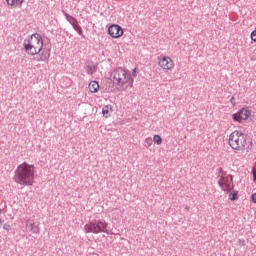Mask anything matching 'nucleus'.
Returning a JSON list of instances; mask_svg holds the SVG:
<instances>
[{
	"instance_id": "1",
	"label": "nucleus",
	"mask_w": 256,
	"mask_h": 256,
	"mask_svg": "<svg viewBox=\"0 0 256 256\" xmlns=\"http://www.w3.org/2000/svg\"><path fill=\"white\" fill-rule=\"evenodd\" d=\"M113 83L118 91H127V89H133V75L129 70L123 68H117L112 73Z\"/></svg>"
},
{
	"instance_id": "2",
	"label": "nucleus",
	"mask_w": 256,
	"mask_h": 256,
	"mask_svg": "<svg viewBox=\"0 0 256 256\" xmlns=\"http://www.w3.org/2000/svg\"><path fill=\"white\" fill-rule=\"evenodd\" d=\"M15 177L20 185H33L35 183V166L27 162L20 164L16 169Z\"/></svg>"
},
{
	"instance_id": "3",
	"label": "nucleus",
	"mask_w": 256,
	"mask_h": 256,
	"mask_svg": "<svg viewBox=\"0 0 256 256\" xmlns=\"http://www.w3.org/2000/svg\"><path fill=\"white\" fill-rule=\"evenodd\" d=\"M228 145L237 153L249 152V142L247 141V136H245V134L239 130H235L229 135Z\"/></svg>"
},
{
	"instance_id": "4",
	"label": "nucleus",
	"mask_w": 256,
	"mask_h": 256,
	"mask_svg": "<svg viewBox=\"0 0 256 256\" xmlns=\"http://www.w3.org/2000/svg\"><path fill=\"white\" fill-rule=\"evenodd\" d=\"M25 51L28 55H39L43 51V38L33 34L24 41Z\"/></svg>"
},
{
	"instance_id": "5",
	"label": "nucleus",
	"mask_w": 256,
	"mask_h": 256,
	"mask_svg": "<svg viewBox=\"0 0 256 256\" xmlns=\"http://www.w3.org/2000/svg\"><path fill=\"white\" fill-rule=\"evenodd\" d=\"M107 227H109V224L105 221L101 220H92L90 223L85 224L84 230L85 233H109V230H107Z\"/></svg>"
},
{
	"instance_id": "6",
	"label": "nucleus",
	"mask_w": 256,
	"mask_h": 256,
	"mask_svg": "<svg viewBox=\"0 0 256 256\" xmlns=\"http://www.w3.org/2000/svg\"><path fill=\"white\" fill-rule=\"evenodd\" d=\"M158 67L163 71H173L175 69V61L167 55L161 54L157 57Z\"/></svg>"
},
{
	"instance_id": "7",
	"label": "nucleus",
	"mask_w": 256,
	"mask_h": 256,
	"mask_svg": "<svg viewBox=\"0 0 256 256\" xmlns=\"http://www.w3.org/2000/svg\"><path fill=\"white\" fill-rule=\"evenodd\" d=\"M222 191H231L233 189V177L227 175L225 172H221V178L218 181Z\"/></svg>"
},
{
	"instance_id": "8",
	"label": "nucleus",
	"mask_w": 256,
	"mask_h": 256,
	"mask_svg": "<svg viewBox=\"0 0 256 256\" xmlns=\"http://www.w3.org/2000/svg\"><path fill=\"white\" fill-rule=\"evenodd\" d=\"M249 117H251V111L247 107L242 108L237 113L232 114L233 121H236L237 123H243V121H247Z\"/></svg>"
},
{
	"instance_id": "9",
	"label": "nucleus",
	"mask_w": 256,
	"mask_h": 256,
	"mask_svg": "<svg viewBox=\"0 0 256 256\" xmlns=\"http://www.w3.org/2000/svg\"><path fill=\"white\" fill-rule=\"evenodd\" d=\"M123 28L118 24H112L108 28V35L112 37L113 39H120V37H123Z\"/></svg>"
},
{
	"instance_id": "10",
	"label": "nucleus",
	"mask_w": 256,
	"mask_h": 256,
	"mask_svg": "<svg viewBox=\"0 0 256 256\" xmlns=\"http://www.w3.org/2000/svg\"><path fill=\"white\" fill-rule=\"evenodd\" d=\"M25 0H6V3L10 9H17L23 5Z\"/></svg>"
},
{
	"instance_id": "11",
	"label": "nucleus",
	"mask_w": 256,
	"mask_h": 256,
	"mask_svg": "<svg viewBox=\"0 0 256 256\" xmlns=\"http://www.w3.org/2000/svg\"><path fill=\"white\" fill-rule=\"evenodd\" d=\"M102 115L103 117H105V119H109V117L113 115V107L111 106V104L105 105L102 108Z\"/></svg>"
},
{
	"instance_id": "12",
	"label": "nucleus",
	"mask_w": 256,
	"mask_h": 256,
	"mask_svg": "<svg viewBox=\"0 0 256 256\" xmlns=\"http://www.w3.org/2000/svg\"><path fill=\"white\" fill-rule=\"evenodd\" d=\"M69 21H70L72 27L74 28V30L77 31L79 33V35H83V30L81 29L79 22H77V19L70 17Z\"/></svg>"
},
{
	"instance_id": "13",
	"label": "nucleus",
	"mask_w": 256,
	"mask_h": 256,
	"mask_svg": "<svg viewBox=\"0 0 256 256\" xmlns=\"http://www.w3.org/2000/svg\"><path fill=\"white\" fill-rule=\"evenodd\" d=\"M90 93H99V82L91 81L88 85Z\"/></svg>"
},
{
	"instance_id": "14",
	"label": "nucleus",
	"mask_w": 256,
	"mask_h": 256,
	"mask_svg": "<svg viewBox=\"0 0 256 256\" xmlns=\"http://www.w3.org/2000/svg\"><path fill=\"white\" fill-rule=\"evenodd\" d=\"M29 229L32 231V233H39L40 231L39 224H36L35 222H30Z\"/></svg>"
},
{
	"instance_id": "15",
	"label": "nucleus",
	"mask_w": 256,
	"mask_h": 256,
	"mask_svg": "<svg viewBox=\"0 0 256 256\" xmlns=\"http://www.w3.org/2000/svg\"><path fill=\"white\" fill-rule=\"evenodd\" d=\"M230 201H237L239 199V192L237 190H234L229 195Z\"/></svg>"
},
{
	"instance_id": "16",
	"label": "nucleus",
	"mask_w": 256,
	"mask_h": 256,
	"mask_svg": "<svg viewBox=\"0 0 256 256\" xmlns=\"http://www.w3.org/2000/svg\"><path fill=\"white\" fill-rule=\"evenodd\" d=\"M153 141L156 143V145H161V143H163V139L159 135H154Z\"/></svg>"
},
{
	"instance_id": "17",
	"label": "nucleus",
	"mask_w": 256,
	"mask_h": 256,
	"mask_svg": "<svg viewBox=\"0 0 256 256\" xmlns=\"http://www.w3.org/2000/svg\"><path fill=\"white\" fill-rule=\"evenodd\" d=\"M145 143H147V145L151 146V145H153V139H151V138H146V139H145Z\"/></svg>"
},
{
	"instance_id": "18",
	"label": "nucleus",
	"mask_w": 256,
	"mask_h": 256,
	"mask_svg": "<svg viewBox=\"0 0 256 256\" xmlns=\"http://www.w3.org/2000/svg\"><path fill=\"white\" fill-rule=\"evenodd\" d=\"M251 39H252V41H255V42H256V30L252 31V33H251Z\"/></svg>"
},
{
	"instance_id": "19",
	"label": "nucleus",
	"mask_w": 256,
	"mask_h": 256,
	"mask_svg": "<svg viewBox=\"0 0 256 256\" xmlns=\"http://www.w3.org/2000/svg\"><path fill=\"white\" fill-rule=\"evenodd\" d=\"M3 229H5V231H11V225H9V224H4V225H3Z\"/></svg>"
},
{
	"instance_id": "20",
	"label": "nucleus",
	"mask_w": 256,
	"mask_h": 256,
	"mask_svg": "<svg viewBox=\"0 0 256 256\" xmlns=\"http://www.w3.org/2000/svg\"><path fill=\"white\" fill-rule=\"evenodd\" d=\"M251 60H252V61H256V48H255L254 51L252 52Z\"/></svg>"
},
{
	"instance_id": "21",
	"label": "nucleus",
	"mask_w": 256,
	"mask_h": 256,
	"mask_svg": "<svg viewBox=\"0 0 256 256\" xmlns=\"http://www.w3.org/2000/svg\"><path fill=\"white\" fill-rule=\"evenodd\" d=\"M252 203H256V192L251 195Z\"/></svg>"
},
{
	"instance_id": "22",
	"label": "nucleus",
	"mask_w": 256,
	"mask_h": 256,
	"mask_svg": "<svg viewBox=\"0 0 256 256\" xmlns=\"http://www.w3.org/2000/svg\"><path fill=\"white\" fill-rule=\"evenodd\" d=\"M230 102L232 103V105H235V97H232Z\"/></svg>"
},
{
	"instance_id": "23",
	"label": "nucleus",
	"mask_w": 256,
	"mask_h": 256,
	"mask_svg": "<svg viewBox=\"0 0 256 256\" xmlns=\"http://www.w3.org/2000/svg\"><path fill=\"white\" fill-rule=\"evenodd\" d=\"M2 224H3V220L0 218V227H1Z\"/></svg>"
},
{
	"instance_id": "24",
	"label": "nucleus",
	"mask_w": 256,
	"mask_h": 256,
	"mask_svg": "<svg viewBox=\"0 0 256 256\" xmlns=\"http://www.w3.org/2000/svg\"><path fill=\"white\" fill-rule=\"evenodd\" d=\"M253 174H254V179H255V170H253Z\"/></svg>"
},
{
	"instance_id": "25",
	"label": "nucleus",
	"mask_w": 256,
	"mask_h": 256,
	"mask_svg": "<svg viewBox=\"0 0 256 256\" xmlns=\"http://www.w3.org/2000/svg\"><path fill=\"white\" fill-rule=\"evenodd\" d=\"M0 215H1V208H0Z\"/></svg>"
}]
</instances>
